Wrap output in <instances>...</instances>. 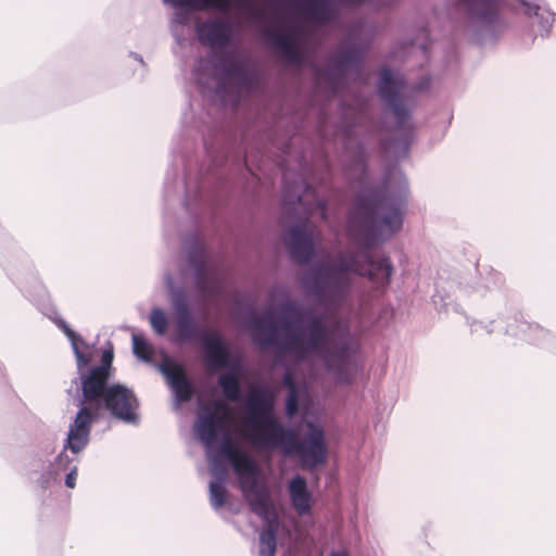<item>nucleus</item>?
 I'll use <instances>...</instances> for the list:
<instances>
[{
    "label": "nucleus",
    "mask_w": 556,
    "mask_h": 556,
    "mask_svg": "<svg viewBox=\"0 0 556 556\" xmlns=\"http://www.w3.org/2000/svg\"><path fill=\"white\" fill-rule=\"evenodd\" d=\"M276 393L266 387H253L244 401V414L237 418L222 400L200 403L194 433L204 444L208 462L210 503L217 510L227 503L228 468L236 473L251 508L262 518L273 516V501L261 468L243 441L261 450H281L296 455L305 467L326 460L327 445L321 427L306 421L302 440L283 427L275 414Z\"/></svg>",
    "instance_id": "1"
},
{
    "label": "nucleus",
    "mask_w": 556,
    "mask_h": 556,
    "mask_svg": "<svg viewBox=\"0 0 556 556\" xmlns=\"http://www.w3.org/2000/svg\"><path fill=\"white\" fill-rule=\"evenodd\" d=\"M253 337L298 361L323 363L338 383H352L358 366L349 333L333 328L326 315H252Z\"/></svg>",
    "instance_id": "2"
},
{
    "label": "nucleus",
    "mask_w": 556,
    "mask_h": 556,
    "mask_svg": "<svg viewBox=\"0 0 556 556\" xmlns=\"http://www.w3.org/2000/svg\"><path fill=\"white\" fill-rule=\"evenodd\" d=\"M393 267L386 257L374 260L364 250L357 253L327 255L307 273L303 286L320 305L336 306L342 302L352 285V274L366 276L377 287L389 283Z\"/></svg>",
    "instance_id": "3"
},
{
    "label": "nucleus",
    "mask_w": 556,
    "mask_h": 556,
    "mask_svg": "<svg viewBox=\"0 0 556 556\" xmlns=\"http://www.w3.org/2000/svg\"><path fill=\"white\" fill-rule=\"evenodd\" d=\"M150 324L156 333H168L176 341L201 342L210 370L229 369L218 377V384L225 397L233 402L241 400L242 366L214 329L198 324L192 315H150Z\"/></svg>",
    "instance_id": "4"
},
{
    "label": "nucleus",
    "mask_w": 556,
    "mask_h": 556,
    "mask_svg": "<svg viewBox=\"0 0 556 556\" xmlns=\"http://www.w3.org/2000/svg\"><path fill=\"white\" fill-rule=\"evenodd\" d=\"M113 346L101 352V363L92 367L88 374L81 372L83 393L85 401L99 413L104 407L111 415L128 425L140 422L139 401L135 393L124 384H108L112 375Z\"/></svg>",
    "instance_id": "5"
},
{
    "label": "nucleus",
    "mask_w": 556,
    "mask_h": 556,
    "mask_svg": "<svg viewBox=\"0 0 556 556\" xmlns=\"http://www.w3.org/2000/svg\"><path fill=\"white\" fill-rule=\"evenodd\" d=\"M407 192V182L405 179L400 180L397 190V202L391 203L384 200L374 207L366 206L363 208L364 218L363 227L374 236L387 239L397 232L403 225L402 202Z\"/></svg>",
    "instance_id": "6"
},
{
    "label": "nucleus",
    "mask_w": 556,
    "mask_h": 556,
    "mask_svg": "<svg viewBox=\"0 0 556 556\" xmlns=\"http://www.w3.org/2000/svg\"><path fill=\"white\" fill-rule=\"evenodd\" d=\"M166 283L176 313H188L191 309L206 307L216 300L219 290V278L212 269L201 270L198 276L197 292L193 295H186L182 291L175 289L168 277Z\"/></svg>",
    "instance_id": "7"
},
{
    "label": "nucleus",
    "mask_w": 556,
    "mask_h": 556,
    "mask_svg": "<svg viewBox=\"0 0 556 556\" xmlns=\"http://www.w3.org/2000/svg\"><path fill=\"white\" fill-rule=\"evenodd\" d=\"M99 413L85 401L68 426V431L63 443L62 451L56 455V467L68 463V455L77 456L89 443L90 430Z\"/></svg>",
    "instance_id": "8"
},
{
    "label": "nucleus",
    "mask_w": 556,
    "mask_h": 556,
    "mask_svg": "<svg viewBox=\"0 0 556 556\" xmlns=\"http://www.w3.org/2000/svg\"><path fill=\"white\" fill-rule=\"evenodd\" d=\"M199 84L216 93H231L248 86L249 75L242 61L231 55L222 62L219 68L214 70L213 77L201 74Z\"/></svg>",
    "instance_id": "9"
},
{
    "label": "nucleus",
    "mask_w": 556,
    "mask_h": 556,
    "mask_svg": "<svg viewBox=\"0 0 556 556\" xmlns=\"http://www.w3.org/2000/svg\"><path fill=\"white\" fill-rule=\"evenodd\" d=\"M283 384L289 390L286 401L287 416L292 418L299 412H302L306 417L314 405L311 382L306 379L300 380L295 374L288 371L283 378Z\"/></svg>",
    "instance_id": "10"
},
{
    "label": "nucleus",
    "mask_w": 556,
    "mask_h": 556,
    "mask_svg": "<svg viewBox=\"0 0 556 556\" xmlns=\"http://www.w3.org/2000/svg\"><path fill=\"white\" fill-rule=\"evenodd\" d=\"M319 240V230L309 222L292 227L288 235L292 253L301 262H307L314 256Z\"/></svg>",
    "instance_id": "11"
},
{
    "label": "nucleus",
    "mask_w": 556,
    "mask_h": 556,
    "mask_svg": "<svg viewBox=\"0 0 556 556\" xmlns=\"http://www.w3.org/2000/svg\"><path fill=\"white\" fill-rule=\"evenodd\" d=\"M379 92L388 101L395 116L404 118L408 109L403 104V80L399 74L382 70L379 78Z\"/></svg>",
    "instance_id": "12"
},
{
    "label": "nucleus",
    "mask_w": 556,
    "mask_h": 556,
    "mask_svg": "<svg viewBox=\"0 0 556 556\" xmlns=\"http://www.w3.org/2000/svg\"><path fill=\"white\" fill-rule=\"evenodd\" d=\"M161 372L165 376L168 384L170 386L176 402H187L193 394L192 387L187 380L182 368L174 363L168 357H164L160 365Z\"/></svg>",
    "instance_id": "13"
},
{
    "label": "nucleus",
    "mask_w": 556,
    "mask_h": 556,
    "mask_svg": "<svg viewBox=\"0 0 556 556\" xmlns=\"http://www.w3.org/2000/svg\"><path fill=\"white\" fill-rule=\"evenodd\" d=\"M62 473H65V485L70 489L75 488L77 479V456L68 455V463L62 467H56L55 456L42 468L38 482L42 488H47L51 483L60 481Z\"/></svg>",
    "instance_id": "14"
},
{
    "label": "nucleus",
    "mask_w": 556,
    "mask_h": 556,
    "mask_svg": "<svg viewBox=\"0 0 556 556\" xmlns=\"http://www.w3.org/2000/svg\"><path fill=\"white\" fill-rule=\"evenodd\" d=\"M52 320L71 341L77 367L81 372L83 368L93 361L99 351L93 345L87 344L62 318H60V316L55 315Z\"/></svg>",
    "instance_id": "15"
},
{
    "label": "nucleus",
    "mask_w": 556,
    "mask_h": 556,
    "mask_svg": "<svg viewBox=\"0 0 556 556\" xmlns=\"http://www.w3.org/2000/svg\"><path fill=\"white\" fill-rule=\"evenodd\" d=\"M288 491L295 511L301 516L308 515L313 505V496L307 489L305 479L300 476L291 479L288 484Z\"/></svg>",
    "instance_id": "16"
},
{
    "label": "nucleus",
    "mask_w": 556,
    "mask_h": 556,
    "mask_svg": "<svg viewBox=\"0 0 556 556\" xmlns=\"http://www.w3.org/2000/svg\"><path fill=\"white\" fill-rule=\"evenodd\" d=\"M472 17L481 22H490L498 7L500 0H455Z\"/></svg>",
    "instance_id": "17"
},
{
    "label": "nucleus",
    "mask_w": 556,
    "mask_h": 556,
    "mask_svg": "<svg viewBox=\"0 0 556 556\" xmlns=\"http://www.w3.org/2000/svg\"><path fill=\"white\" fill-rule=\"evenodd\" d=\"M267 522V528L260 535V556H275L276 552V511L273 505V516L263 518Z\"/></svg>",
    "instance_id": "18"
},
{
    "label": "nucleus",
    "mask_w": 556,
    "mask_h": 556,
    "mask_svg": "<svg viewBox=\"0 0 556 556\" xmlns=\"http://www.w3.org/2000/svg\"><path fill=\"white\" fill-rule=\"evenodd\" d=\"M228 308L233 311L253 309L255 306V295L249 290H233L224 299Z\"/></svg>",
    "instance_id": "19"
},
{
    "label": "nucleus",
    "mask_w": 556,
    "mask_h": 556,
    "mask_svg": "<svg viewBox=\"0 0 556 556\" xmlns=\"http://www.w3.org/2000/svg\"><path fill=\"white\" fill-rule=\"evenodd\" d=\"M299 202L303 206L308 205L307 211L311 215H318L321 219H327L324 200L317 197L311 189H307L303 195L299 197Z\"/></svg>",
    "instance_id": "20"
},
{
    "label": "nucleus",
    "mask_w": 556,
    "mask_h": 556,
    "mask_svg": "<svg viewBox=\"0 0 556 556\" xmlns=\"http://www.w3.org/2000/svg\"><path fill=\"white\" fill-rule=\"evenodd\" d=\"M492 315H477L472 316L467 320L469 326L471 327V331L477 334L492 333L494 332L502 321L497 319H492Z\"/></svg>",
    "instance_id": "21"
},
{
    "label": "nucleus",
    "mask_w": 556,
    "mask_h": 556,
    "mask_svg": "<svg viewBox=\"0 0 556 556\" xmlns=\"http://www.w3.org/2000/svg\"><path fill=\"white\" fill-rule=\"evenodd\" d=\"M132 352L139 359L152 363L154 356L153 346L139 333L132 332Z\"/></svg>",
    "instance_id": "22"
},
{
    "label": "nucleus",
    "mask_w": 556,
    "mask_h": 556,
    "mask_svg": "<svg viewBox=\"0 0 556 556\" xmlns=\"http://www.w3.org/2000/svg\"><path fill=\"white\" fill-rule=\"evenodd\" d=\"M519 3L527 15H535L540 20V24L543 30L546 31L551 27L554 21L553 14L551 12L542 10L539 5L527 2L525 0H520Z\"/></svg>",
    "instance_id": "23"
},
{
    "label": "nucleus",
    "mask_w": 556,
    "mask_h": 556,
    "mask_svg": "<svg viewBox=\"0 0 556 556\" xmlns=\"http://www.w3.org/2000/svg\"><path fill=\"white\" fill-rule=\"evenodd\" d=\"M269 312L275 313L278 308H283L287 302V295L282 291H274L269 294Z\"/></svg>",
    "instance_id": "24"
},
{
    "label": "nucleus",
    "mask_w": 556,
    "mask_h": 556,
    "mask_svg": "<svg viewBox=\"0 0 556 556\" xmlns=\"http://www.w3.org/2000/svg\"><path fill=\"white\" fill-rule=\"evenodd\" d=\"M318 83L320 85H329V88L334 89L333 76L330 73H318Z\"/></svg>",
    "instance_id": "25"
},
{
    "label": "nucleus",
    "mask_w": 556,
    "mask_h": 556,
    "mask_svg": "<svg viewBox=\"0 0 556 556\" xmlns=\"http://www.w3.org/2000/svg\"><path fill=\"white\" fill-rule=\"evenodd\" d=\"M330 556H348V554L345 552H336L332 553Z\"/></svg>",
    "instance_id": "26"
},
{
    "label": "nucleus",
    "mask_w": 556,
    "mask_h": 556,
    "mask_svg": "<svg viewBox=\"0 0 556 556\" xmlns=\"http://www.w3.org/2000/svg\"><path fill=\"white\" fill-rule=\"evenodd\" d=\"M344 68H345V64L340 63L339 64V72L342 73L344 71Z\"/></svg>",
    "instance_id": "27"
},
{
    "label": "nucleus",
    "mask_w": 556,
    "mask_h": 556,
    "mask_svg": "<svg viewBox=\"0 0 556 556\" xmlns=\"http://www.w3.org/2000/svg\"><path fill=\"white\" fill-rule=\"evenodd\" d=\"M507 332H510L513 336H517V332L514 330H507Z\"/></svg>",
    "instance_id": "28"
},
{
    "label": "nucleus",
    "mask_w": 556,
    "mask_h": 556,
    "mask_svg": "<svg viewBox=\"0 0 556 556\" xmlns=\"http://www.w3.org/2000/svg\"><path fill=\"white\" fill-rule=\"evenodd\" d=\"M152 313L157 314V313H162V312H161V311H159V309H155V311H153Z\"/></svg>",
    "instance_id": "29"
}]
</instances>
